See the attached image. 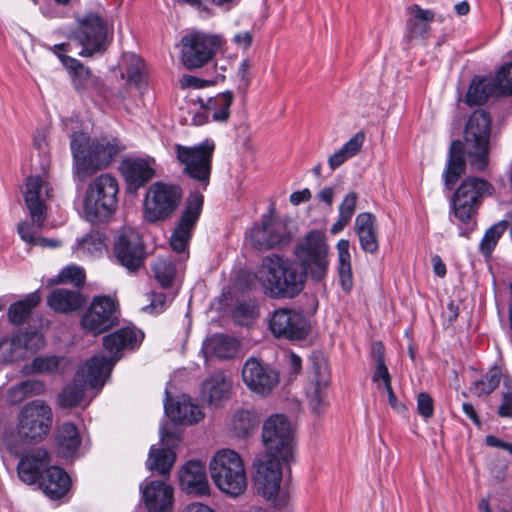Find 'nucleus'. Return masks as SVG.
I'll return each instance as SVG.
<instances>
[{"label":"nucleus","instance_id":"f257e3e1","mask_svg":"<svg viewBox=\"0 0 512 512\" xmlns=\"http://www.w3.org/2000/svg\"><path fill=\"white\" fill-rule=\"evenodd\" d=\"M143 339V334L130 327L121 328L103 338V346L109 357L95 355L77 371L73 381L58 396V404L62 408H72L80 404L87 388L103 386L118 355L125 348H134Z\"/></svg>","mask_w":512,"mask_h":512},{"label":"nucleus","instance_id":"f03ea898","mask_svg":"<svg viewBox=\"0 0 512 512\" xmlns=\"http://www.w3.org/2000/svg\"><path fill=\"white\" fill-rule=\"evenodd\" d=\"M491 136V118L484 110L474 111L465 127L464 141L454 140L449 148L448 161L444 171V184L449 190L465 173L466 160L477 171H483L488 164Z\"/></svg>","mask_w":512,"mask_h":512},{"label":"nucleus","instance_id":"7ed1b4c3","mask_svg":"<svg viewBox=\"0 0 512 512\" xmlns=\"http://www.w3.org/2000/svg\"><path fill=\"white\" fill-rule=\"evenodd\" d=\"M70 147L76 174L80 177H87L107 168L126 148L117 137L104 135L91 138L84 132L71 135Z\"/></svg>","mask_w":512,"mask_h":512},{"label":"nucleus","instance_id":"20e7f679","mask_svg":"<svg viewBox=\"0 0 512 512\" xmlns=\"http://www.w3.org/2000/svg\"><path fill=\"white\" fill-rule=\"evenodd\" d=\"M256 277L265 293L274 298H292L304 288L303 275L289 259L277 254L263 259Z\"/></svg>","mask_w":512,"mask_h":512},{"label":"nucleus","instance_id":"39448f33","mask_svg":"<svg viewBox=\"0 0 512 512\" xmlns=\"http://www.w3.org/2000/svg\"><path fill=\"white\" fill-rule=\"evenodd\" d=\"M119 183L115 176L103 173L87 186L83 198V213L87 221H107L117 210Z\"/></svg>","mask_w":512,"mask_h":512},{"label":"nucleus","instance_id":"423d86ee","mask_svg":"<svg viewBox=\"0 0 512 512\" xmlns=\"http://www.w3.org/2000/svg\"><path fill=\"white\" fill-rule=\"evenodd\" d=\"M210 474L215 485L231 497H238L247 488L243 460L233 450L223 449L216 453L210 462Z\"/></svg>","mask_w":512,"mask_h":512},{"label":"nucleus","instance_id":"0eeeda50","mask_svg":"<svg viewBox=\"0 0 512 512\" xmlns=\"http://www.w3.org/2000/svg\"><path fill=\"white\" fill-rule=\"evenodd\" d=\"M175 157L182 167V173L198 183L205 191L210 184L212 160L215 151L213 141L205 140L197 145H174Z\"/></svg>","mask_w":512,"mask_h":512},{"label":"nucleus","instance_id":"6e6552de","mask_svg":"<svg viewBox=\"0 0 512 512\" xmlns=\"http://www.w3.org/2000/svg\"><path fill=\"white\" fill-rule=\"evenodd\" d=\"M295 256L306 276L320 282L325 279L329 267V246L325 234L312 230L295 247Z\"/></svg>","mask_w":512,"mask_h":512},{"label":"nucleus","instance_id":"1a4fd4ad","mask_svg":"<svg viewBox=\"0 0 512 512\" xmlns=\"http://www.w3.org/2000/svg\"><path fill=\"white\" fill-rule=\"evenodd\" d=\"M262 440L266 453L279 456L284 464L294 459V433L290 421L283 414L270 416L263 425Z\"/></svg>","mask_w":512,"mask_h":512},{"label":"nucleus","instance_id":"9d476101","mask_svg":"<svg viewBox=\"0 0 512 512\" xmlns=\"http://www.w3.org/2000/svg\"><path fill=\"white\" fill-rule=\"evenodd\" d=\"M53 424L52 408L43 400L27 403L21 410L18 424L20 438L28 443H37L46 438Z\"/></svg>","mask_w":512,"mask_h":512},{"label":"nucleus","instance_id":"9b49d317","mask_svg":"<svg viewBox=\"0 0 512 512\" xmlns=\"http://www.w3.org/2000/svg\"><path fill=\"white\" fill-rule=\"evenodd\" d=\"M492 185L478 177H468L457 188L452 196L451 204L455 217L461 223H469L476 213L482 199L491 195Z\"/></svg>","mask_w":512,"mask_h":512},{"label":"nucleus","instance_id":"f8f14e48","mask_svg":"<svg viewBox=\"0 0 512 512\" xmlns=\"http://www.w3.org/2000/svg\"><path fill=\"white\" fill-rule=\"evenodd\" d=\"M182 189L178 185L163 182L153 183L146 192L145 217L149 222L168 218L179 206Z\"/></svg>","mask_w":512,"mask_h":512},{"label":"nucleus","instance_id":"ddd939ff","mask_svg":"<svg viewBox=\"0 0 512 512\" xmlns=\"http://www.w3.org/2000/svg\"><path fill=\"white\" fill-rule=\"evenodd\" d=\"M72 37L82 46L80 56L90 57L96 53H103L108 37L107 23L98 13L90 12L79 20V27Z\"/></svg>","mask_w":512,"mask_h":512},{"label":"nucleus","instance_id":"4468645a","mask_svg":"<svg viewBox=\"0 0 512 512\" xmlns=\"http://www.w3.org/2000/svg\"><path fill=\"white\" fill-rule=\"evenodd\" d=\"M181 59L187 69H196L210 61L221 47V39L216 35L193 32L182 40Z\"/></svg>","mask_w":512,"mask_h":512},{"label":"nucleus","instance_id":"2eb2a0df","mask_svg":"<svg viewBox=\"0 0 512 512\" xmlns=\"http://www.w3.org/2000/svg\"><path fill=\"white\" fill-rule=\"evenodd\" d=\"M204 196L201 192L191 193L185 202L184 210L170 237V246L178 254H183L189 245L196 223L201 215Z\"/></svg>","mask_w":512,"mask_h":512},{"label":"nucleus","instance_id":"dca6fc26","mask_svg":"<svg viewBox=\"0 0 512 512\" xmlns=\"http://www.w3.org/2000/svg\"><path fill=\"white\" fill-rule=\"evenodd\" d=\"M118 302L110 296H95L81 318V327L99 335L118 324Z\"/></svg>","mask_w":512,"mask_h":512},{"label":"nucleus","instance_id":"f3484780","mask_svg":"<svg viewBox=\"0 0 512 512\" xmlns=\"http://www.w3.org/2000/svg\"><path fill=\"white\" fill-rule=\"evenodd\" d=\"M292 234L287 221L272 216H262L261 225L255 226L250 233L251 245L258 250H269L288 245Z\"/></svg>","mask_w":512,"mask_h":512},{"label":"nucleus","instance_id":"a211bd4d","mask_svg":"<svg viewBox=\"0 0 512 512\" xmlns=\"http://www.w3.org/2000/svg\"><path fill=\"white\" fill-rule=\"evenodd\" d=\"M119 264L129 272L137 271L145 259V247L141 236L132 228H123L117 232L113 247Z\"/></svg>","mask_w":512,"mask_h":512},{"label":"nucleus","instance_id":"6ab92c4d","mask_svg":"<svg viewBox=\"0 0 512 512\" xmlns=\"http://www.w3.org/2000/svg\"><path fill=\"white\" fill-rule=\"evenodd\" d=\"M282 459L279 456L265 453L254 461V482L259 494L271 500L278 493L282 480Z\"/></svg>","mask_w":512,"mask_h":512},{"label":"nucleus","instance_id":"aec40b11","mask_svg":"<svg viewBox=\"0 0 512 512\" xmlns=\"http://www.w3.org/2000/svg\"><path fill=\"white\" fill-rule=\"evenodd\" d=\"M24 200L33 223L42 228L47 218L46 202L52 197L50 183L41 176L26 179Z\"/></svg>","mask_w":512,"mask_h":512},{"label":"nucleus","instance_id":"412c9836","mask_svg":"<svg viewBox=\"0 0 512 512\" xmlns=\"http://www.w3.org/2000/svg\"><path fill=\"white\" fill-rule=\"evenodd\" d=\"M269 328L274 336L290 340L304 339L310 331L309 322L304 315L288 308H280L272 313Z\"/></svg>","mask_w":512,"mask_h":512},{"label":"nucleus","instance_id":"4be33fe9","mask_svg":"<svg viewBox=\"0 0 512 512\" xmlns=\"http://www.w3.org/2000/svg\"><path fill=\"white\" fill-rule=\"evenodd\" d=\"M242 380L251 391L266 395L279 383V374L258 358L250 357L243 365Z\"/></svg>","mask_w":512,"mask_h":512},{"label":"nucleus","instance_id":"5701e85b","mask_svg":"<svg viewBox=\"0 0 512 512\" xmlns=\"http://www.w3.org/2000/svg\"><path fill=\"white\" fill-rule=\"evenodd\" d=\"M45 344L44 337L37 331L24 332L0 341V362L9 363L25 357L27 352H35Z\"/></svg>","mask_w":512,"mask_h":512},{"label":"nucleus","instance_id":"b1692460","mask_svg":"<svg viewBox=\"0 0 512 512\" xmlns=\"http://www.w3.org/2000/svg\"><path fill=\"white\" fill-rule=\"evenodd\" d=\"M329 373L323 359L312 361L310 381L306 389L309 406L316 414H320L326 406V390L329 385Z\"/></svg>","mask_w":512,"mask_h":512},{"label":"nucleus","instance_id":"393cba45","mask_svg":"<svg viewBox=\"0 0 512 512\" xmlns=\"http://www.w3.org/2000/svg\"><path fill=\"white\" fill-rule=\"evenodd\" d=\"M49 463L50 454L46 449H32L20 458L17 465L18 476L26 484L39 483Z\"/></svg>","mask_w":512,"mask_h":512},{"label":"nucleus","instance_id":"a878e982","mask_svg":"<svg viewBox=\"0 0 512 512\" xmlns=\"http://www.w3.org/2000/svg\"><path fill=\"white\" fill-rule=\"evenodd\" d=\"M179 484L183 491L193 496L210 492L205 465L201 461H188L179 472Z\"/></svg>","mask_w":512,"mask_h":512},{"label":"nucleus","instance_id":"bb28decb","mask_svg":"<svg viewBox=\"0 0 512 512\" xmlns=\"http://www.w3.org/2000/svg\"><path fill=\"white\" fill-rule=\"evenodd\" d=\"M145 506L149 512H171L173 488L164 481H151L140 486Z\"/></svg>","mask_w":512,"mask_h":512},{"label":"nucleus","instance_id":"cd10ccee","mask_svg":"<svg viewBox=\"0 0 512 512\" xmlns=\"http://www.w3.org/2000/svg\"><path fill=\"white\" fill-rule=\"evenodd\" d=\"M154 160L127 158L122 161L121 170L129 189L137 190L155 175Z\"/></svg>","mask_w":512,"mask_h":512},{"label":"nucleus","instance_id":"c85d7f7f","mask_svg":"<svg viewBox=\"0 0 512 512\" xmlns=\"http://www.w3.org/2000/svg\"><path fill=\"white\" fill-rule=\"evenodd\" d=\"M169 394L166 392V401L164 409L166 415L174 422L192 425L199 422L204 417L201 408L192 402L191 398L182 395L178 397L175 403L168 404Z\"/></svg>","mask_w":512,"mask_h":512},{"label":"nucleus","instance_id":"c756f323","mask_svg":"<svg viewBox=\"0 0 512 512\" xmlns=\"http://www.w3.org/2000/svg\"><path fill=\"white\" fill-rule=\"evenodd\" d=\"M39 487L51 499H60L71 487L69 475L60 467L51 466L44 470Z\"/></svg>","mask_w":512,"mask_h":512},{"label":"nucleus","instance_id":"7c9ffc66","mask_svg":"<svg viewBox=\"0 0 512 512\" xmlns=\"http://www.w3.org/2000/svg\"><path fill=\"white\" fill-rule=\"evenodd\" d=\"M354 228L361 249L366 253L375 254L379 249L375 216L370 212L358 214Z\"/></svg>","mask_w":512,"mask_h":512},{"label":"nucleus","instance_id":"2f4dec72","mask_svg":"<svg viewBox=\"0 0 512 512\" xmlns=\"http://www.w3.org/2000/svg\"><path fill=\"white\" fill-rule=\"evenodd\" d=\"M84 303L85 298L79 290L56 288L47 296V305L57 313H72L79 310Z\"/></svg>","mask_w":512,"mask_h":512},{"label":"nucleus","instance_id":"473e14b6","mask_svg":"<svg viewBox=\"0 0 512 512\" xmlns=\"http://www.w3.org/2000/svg\"><path fill=\"white\" fill-rule=\"evenodd\" d=\"M231 382L223 372H216L204 380L201 389L202 398L209 405L219 406L229 398Z\"/></svg>","mask_w":512,"mask_h":512},{"label":"nucleus","instance_id":"72a5a7b5","mask_svg":"<svg viewBox=\"0 0 512 512\" xmlns=\"http://www.w3.org/2000/svg\"><path fill=\"white\" fill-rule=\"evenodd\" d=\"M55 440L58 454L65 458L74 456L81 445L79 430L71 422H64L57 427Z\"/></svg>","mask_w":512,"mask_h":512},{"label":"nucleus","instance_id":"f704fd0d","mask_svg":"<svg viewBox=\"0 0 512 512\" xmlns=\"http://www.w3.org/2000/svg\"><path fill=\"white\" fill-rule=\"evenodd\" d=\"M240 348L239 341L224 334H215L206 340L204 352L207 356H215L219 359L234 358Z\"/></svg>","mask_w":512,"mask_h":512},{"label":"nucleus","instance_id":"c9c22d12","mask_svg":"<svg viewBox=\"0 0 512 512\" xmlns=\"http://www.w3.org/2000/svg\"><path fill=\"white\" fill-rule=\"evenodd\" d=\"M499 87L494 78H474L466 94V103L469 106H478L484 104L489 97L499 96Z\"/></svg>","mask_w":512,"mask_h":512},{"label":"nucleus","instance_id":"e433bc0d","mask_svg":"<svg viewBox=\"0 0 512 512\" xmlns=\"http://www.w3.org/2000/svg\"><path fill=\"white\" fill-rule=\"evenodd\" d=\"M233 93L225 91L206 100L200 99L201 108L206 110L215 122L226 123L230 117V106L233 103Z\"/></svg>","mask_w":512,"mask_h":512},{"label":"nucleus","instance_id":"4c0bfd02","mask_svg":"<svg viewBox=\"0 0 512 512\" xmlns=\"http://www.w3.org/2000/svg\"><path fill=\"white\" fill-rule=\"evenodd\" d=\"M349 246L350 243L346 239L339 240L336 246L338 253L339 282L345 292H349L353 287V274Z\"/></svg>","mask_w":512,"mask_h":512},{"label":"nucleus","instance_id":"58836bf2","mask_svg":"<svg viewBox=\"0 0 512 512\" xmlns=\"http://www.w3.org/2000/svg\"><path fill=\"white\" fill-rule=\"evenodd\" d=\"M40 301L41 297L35 291L28 294L24 299L13 303L7 313L9 321L16 325L23 324Z\"/></svg>","mask_w":512,"mask_h":512},{"label":"nucleus","instance_id":"ea45409f","mask_svg":"<svg viewBox=\"0 0 512 512\" xmlns=\"http://www.w3.org/2000/svg\"><path fill=\"white\" fill-rule=\"evenodd\" d=\"M176 455L169 448H150L146 466L151 471H157L161 475L168 474L174 465Z\"/></svg>","mask_w":512,"mask_h":512},{"label":"nucleus","instance_id":"a19ab883","mask_svg":"<svg viewBox=\"0 0 512 512\" xmlns=\"http://www.w3.org/2000/svg\"><path fill=\"white\" fill-rule=\"evenodd\" d=\"M126 65L127 84L138 89L146 85V72L143 60L135 54H127L124 56Z\"/></svg>","mask_w":512,"mask_h":512},{"label":"nucleus","instance_id":"79ce46f5","mask_svg":"<svg viewBox=\"0 0 512 512\" xmlns=\"http://www.w3.org/2000/svg\"><path fill=\"white\" fill-rule=\"evenodd\" d=\"M68 360L58 356H38L30 364V371L36 374H54L63 370Z\"/></svg>","mask_w":512,"mask_h":512},{"label":"nucleus","instance_id":"37998d69","mask_svg":"<svg viewBox=\"0 0 512 512\" xmlns=\"http://www.w3.org/2000/svg\"><path fill=\"white\" fill-rule=\"evenodd\" d=\"M507 223L499 221L488 228L479 244V251L485 257H489L495 249L499 239L506 231Z\"/></svg>","mask_w":512,"mask_h":512},{"label":"nucleus","instance_id":"c03bdc74","mask_svg":"<svg viewBox=\"0 0 512 512\" xmlns=\"http://www.w3.org/2000/svg\"><path fill=\"white\" fill-rule=\"evenodd\" d=\"M156 280L159 284L166 288L172 285L175 275L176 268L170 259V257H160L152 265Z\"/></svg>","mask_w":512,"mask_h":512},{"label":"nucleus","instance_id":"a18cd8bd","mask_svg":"<svg viewBox=\"0 0 512 512\" xmlns=\"http://www.w3.org/2000/svg\"><path fill=\"white\" fill-rule=\"evenodd\" d=\"M64 283H71L77 288L76 290H78L85 283L84 269L74 265L67 266L63 268L56 277L48 281L49 285Z\"/></svg>","mask_w":512,"mask_h":512},{"label":"nucleus","instance_id":"49530a36","mask_svg":"<svg viewBox=\"0 0 512 512\" xmlns=\"http://www.w3.org/2000/svg\"><path fill=\"white\" fill-rule=\"evenodd\" d=\"M71 78L73 86L77 91H84L89 88H93L98 93L101 92L102 81L100 78L94 76L90 69L85 66L80 67V70L74 73Z\"/></svg>","mask_w":512,"mask_h":512},{"label":"nucleus","instance_id":"de8ad7c7","mask_svg":"<svg viewBox=\"0 0 512 512\" xmlns=\"http://www.w3.org/2000/svg\"><path fill=\"white\" fill-rule=\"evenodd\" d=\"M257 424L258 421L252 412L248 410H242L238 411L234 415L232 420V429L236 436L245 437L253 429H255Z\"/></svg>","mask_w":512,"mask_h":512},{"label":"nucleus","instance_id":"09e8293b","mask_svg":"<svg viewBox=\"0 0 512 512\" xmlns=\"http://www.w3.org/2000/svg\"><path fill=\"white\" fill-rule=\"evenodd\" d=\"M501 371L495 367L489 370L479 381L475 382L472 391L477 396L487 395L496 389L500 383Z\"/></svg>","mask_w":512,"mask_h":512},{"label":"nucleus","instance_id":"8fccbe9b","mask_svg":"<svg viewBox=\"0 0 512 512\" xmlns=\"http://www.w3.org/2000/svg\"><path fill=\"white\" fill-rule=\"evenodd\" d=\"M104 242L98 232H91L85 235L77 243L76 250L89 256H96L102 253Z\"/></svg>","mask_w":512,"mask_h":512},{"label":"nucleus","instance_id":"3c124183","mask_svg":"<svg viewBox=\"0 0 512 512\" xmlns=\"http://www.w3.org/2000/svg\"><path fill=\"white\" fill-rule=\"evenodd\" d=\"M257 315L256 305L249 302L238 303L233 310V318L240 325H246Z\"/></svg>","mask_w":512,"mask_h":512},{"label":"nucleus","instance_id":"603ef678","mask_svg":"<svg viewBox=\"0 0 512 512\" xmlns=\"http://www.w3.org/2000/svg\"><path fill=\"white\" fill-rule=\"evenodd\" d=\"M494 80L501 95H512V62L501 67Z\"/></svg>","mask_w":512,"mask_h":512},{"label":"nucleus","instance_id":"864d4df0","mask_svg":"<svg viewBox=\"0 0 512 512\" xmlns=\"http://www.w3.org/2000/svg\"><path fill=\"white\" fill-rule=\"evenodd\" d=\"M417 410L418 413L425 419L431 418L434 412L433 399L431 396L422 392L417 397Z\"/></svg>","mask_w":512,"mask_h":512},{"label":"nucleus","instance_id":"5fc2aeb1","mask_svg":"<svg viewBox=\"0 0 512 512\" xmlns=\"http://www.w3.org/2000/svg\"><path fill=\"white\" fill-rule=\"evenodd\" d=\"M365 140V134L362 131L357 132L352 138L349 139L343 146L342 150L350 158L356 155L362 148Z\"/></svg>","mask_w":512,"mask_h":512},{"label":"nucleus","instance_id":"6e6d98bb","mask_svg":"<svg viewBox=\"0 0 512 512\" xmlns=\"http://www.w3.org/2000/svg\"><path fill=\"white\" fill-rule=\"evenodd\" d=\"M357 203V194L355 192L348 193L339 206V214L350 219L355 212Z\"/></svg>","mask_w":512,"mask_h":512},{"label":"nucleus","instance_id":"4d7b16f0","mask_svg":"<svg viewBox=\"0 0 512 512\" xmlns=\"http://www.w3.org/2000/svg\"><path fill=\"white\" fill-rule=\"evenodd\" d=\"M35 228H37L38 230L40 229L33 222L31 224L27 222H20L17 226V232L24 242L32 245L37 236Z\"/></svg>","mask_w":512,"mask_h":512},{"label":"nucleus","instance_id":"13d9d810","mask_svg":"<svg viewBox=\"0 0 512 512\" xmlns=\"http://www.w3.org/2000/svg\"><path fill=\"white\" fill-rule=\"evenodd\" d=\"M21 390L25 394L40 395L46 390L45 384L39 380H27L20 384Z\"/></svg>","mask_w":512,"mask_h":512},{"label":"nucleus","instance_id":"bf43d9fd","mask_svg":"<svg viewBox=\"0 0 512 512\" xmlns=\"http://www.w3.org/2000/svg\"><path fill=\"white\" fill-rule=\"evenodd\" d=\"M166 304V295L162 292L153 293L150 305L143 308L144 311L160 312Z\"/></svg>","mask_w":512,"mask_h":512},{"label":"nucleus","instance_id":"052dcab7","mask_svg":"<svg viewBox=\"0 0 512 512\" xmlns=\"http://www.w3.org/2000/svg\"><path fill=\"white\" fill-rule=\"evenodd\" d=\"M388 380H392L391 375L388 371V368L385 363L383 364H376L375 365V371L372 376V381L377 384V387L380 389V381L388 382Z\"/></svg>","mask_w":512,"mask_h":512},{"label":"nucleus","instance_id":"680f3d73","mask_svg":"<svg viewBox=\"0 0 512 512\" xmlns=\"http://www.w3.org/2000/svg\"><path fill=\"white\" fill-rule=\"evenodd\" d=\"M411 14L414 18L423 23H429L434 19V12L429 9H422L419 5L414 4L411 7Z\"/></svg>","mask_w":512,"mask_h":512},{"label":"nucleus","instance_id":"e2e57ef3","mask_svg":"<svg viewBox=\"0 0 512 512\" xmlns=\"http://www.w3.org/2000/svg\"><path fill=\"white\" fill-rule=\"evenodd\" d=\"M59 59H60L61 63L63 64V66L68 70V72L71 76L74 73H76L78 70H80V67L84 66L76 58L70 57L65 54H59Z\"/></svg>","mask_w":512,"mask_h":512},{"label":"nucleus","instance_id":"0e129e2a","mask_svg":"<svg viewBox=\"0 0 512 512\" xmlns=\"http://www.w3.org/2000/svg\"><path fill=\"white\" fill-rule=\"evenodd\" d=\"M501 417H512V393L503 395L502 403L498 408Z\"/></svg>","mask_w":512,"mask_h":512},{"label":"nucleus","instance_id":"69168bd1","mask_svg":"<svg viewBox=\"0 0 512 512\" xmlns=\"http://www.w3.org/2000/svg\"><path fill=\"white\" fill-rule=\"evenodd\" d=\"M349 158L350 157L345 152H343L342 149H339L329 157L328 164L332 170H335Z\"/></svg>","mask_w":512,"mask_h":512},{"label":"nucleus","instance_id":"338daca9","mask_svg":"<svg viewBox=\"0 0 512 512\" xmlns=\"http://www.w3.org/2000/svg\"><path fill=\"white\" fill-rule=\"evenodd\" d=\"M384 352L385 349L381 342L373 343L371 347V358L374 361L375 365L385 363Z\"/></svg>","mask_w":512,"mask_h":512},{"label":"nucleus","instance_id":"774afa93","mask_svg":"<svg viewBox=\"0 0 512 512\" xmlns=\"http://www.w3.org/2000/svg\"><path fill=\"white\" fill-rule=\"evenodd\" d=\"M311 192L308 188H304L300 191H295L290 195L291 204L297 206L300 203L307 202L311 199Z\"/></svg>","mask_w":512,"mask_h":512}]
</instances>
